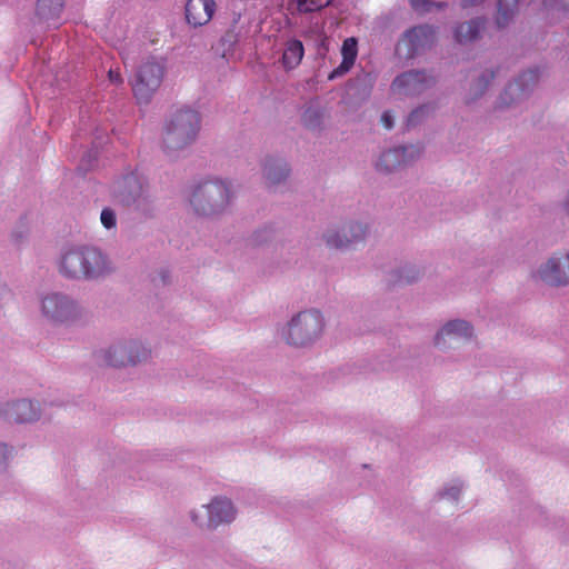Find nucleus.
Wrapping results in <instances>:
<instances>
[{"instance_id":"obj_8","label":"nucleus","mask_w":569,"mask_h":569,"mask_svg":"<svg viewBox=\"0 0 569 569\" xmlns=\"http://www.w3.org/2000/svg\"><path fill=\"white\" fill-rule=\"evenodd\" d=\"M72 300L60 293H50L42 299V312L54 321H67L76 316Z\"/></svg>"},{"instance_id":"obj_14","label":"nucleus","mask_w":569,"mask_h":569,"mask_svg":"<svg viewBox=\"0 0 569 569\" xmlns=\"http://www.w3.org/2000/svg\"><path fill=\"white\" fill-rule=\"evenodd\" d=\"M207 510L209 528H216L223 522H231L236 517V510L228 499L216 498L207 506Z\"/></svg>"},{"instance_id":"obj_18","label":"nucleus","mask_w":569,"mask_h":569,"mask_svg":"<svg viewBox=\"0 0 569 569\" xmlns=\"http://www.w3.org/2000/svg\"><path fill=\"white\" fill-rule=\"evenodd\" d=\"M358 54V41L356 38H347L341 47V63L331 71L329 79H336L347 73L355 64Z\"/></svg>"},{"instance_id":"obj_28","label":"nucleus","mask_w":569,"mask_h":569,"mask_svg":"<svg viewBox=\"0 0 569 569\" xmlns=\"http://www.w3.org/2000/svg\"><path fill=\"white\" fill-rule=\"evenodd\" d=\"M101 223L107 229H111L116 226V214L110 208H104L100 216Z\"/></svg>"},{"instance_id":"obj_30","label":"nucleus","mask_w":569,"mask_h":569,"mask_svg":"<svg viewBox=\"0 0 569 569\" xmlns=\"http://www.w3.org/2000/svg\"><path fill=\"white\" fill-rule=\"evenodd\" d=\"M380 121L386 129H388V130L392 129L393 118L389 111H385L382 113Z\"/></svg>"},{"instance_id":"obj_17","label":"nucleus","mask_w":569,"mask_h":569,"mask_svg":"<svg viewBox=\"0 0 569 569\" xmlns=\"http://www.w3.org/2000/svg\"><path fill=\"white\" fill-rule=\"evenodd\" d=\"M143 193V184L136 174L124 177L118 187V200L130 206L134 203Z\"/></svg>"},{"instance_id":"obj_26","label":"nucleus","mask_w":569,"mask_h":569,"mask_svg":"<svg viewBox=\"0 0 569 569\" xmlns=\"http://www.w3.org/2000/svg\"><path fill=\"white\" fill-rule=\"evenodd\" d=\"M299 13H311L328 7L333 0H295Z\"/></svg>"},{"instance_id":"obj_1","label":"nucleus","mask_w":569,"mask_h":569,"mask_svg":"<svg viewBox=\"0 0 569 569\" xmlns=\"http://www.w3.org/2000/svg\"><path fill=\"white\" fill-rule=\"evenodd\" d=\"M111 270L108 259L92 248H73L61 258L60 272L72 279L98 278Z\"/></svg>"},{"instance_id":"obj_35","label":"nucleus","mask_w":569,"mask_h":569,"mask_svg":"<svg viewBox=\"0 0 569 569\" xmlns=\"http://www.w3.org/2000/svg\"><path fill=\"white\" fill-rule=\"evenodd\" d=\"M459 493H460V488L452 487L450 489H447L443 495L450 497L452 500H457Z\"/></svg>"},{"instance_id":"obj_27","label":"nucleus","mask_w":569,"mask_h":569,"mask_svg":"<svg viewBox=\"0 0 569 569\" xmlns=\"http://www.w3.org/2000/svg\"><path fill=\"white\" fill-rule=\"evenodd\" d=\"M411 8L418 13L430 12L435 7L440 8V3L433 2V0H410Z\"/></svg>"},{"instance_id":"obj_20","label":"nucleus","mask_w":569,"mask_h":569,"mask_svg":"<svg viewBox=\"0 0 569 569\" xmlns=\"http://www.w3.org/2000/svg\"><path fill=\"white\" fill-rule=\"evenodd\" d=\"M263 174L267 183L273 186L288 177L289 168L281 159H268L263 164Z\"/></svg>"},{"instance_id":"obj_16","label":"nucleus","mask_w":569,"mask_h":569,"mask_svg":"<svg viewBox=\"0 0 569 569\" xmlns=\"http://www.w3.org/2000/svg\"><path fill=\"white\" fill-rule=\"evenodd\" d=\"M539 79V72L537 69H530L523 72L515 83H510L501 96V104L509 106L512 101L513 94L518 97L525 94L527 89L535 84Z\"/></svg>"},{"instance_id":"obj_12","label":"nucleus","mask_w":569,"mask_h":569,"mask_svg":"<svg viewBox=\"0 0 569 569\" xmlns=\"http://www.w3.org/2000/svg\"><path fill=\"white\" fill-rule=\"evenodd\" d=\"M435 28L425 24L413 27L408 30L402 38V43L407 47L408 56L413 57L421 49L431 46L435 42Z\"/></svg>"},{"instance_id":"obj_3","label":"nucleus","mask_w":569,"mask_h":569,"mask_svg":"<svg viewBox=\"0 0 569 569\" xmlns=\"http://www.w3.org/2000/svg\"><path fill=\"white\" fill-rule=\"evenodd\" d=\"M229 200L230 190L226 183L206 181L194 189L190 202L197 213L210 216L222 211Z\"/></svg>"},{"instance_id":"obj_25","label":"nucleus","mask_w":569,"mask_h":569,"mask_svg":"<svg viewBox=\"0 0 569 569\" xmlns=\"http://www.w3.org/2000/svg\"><path fill=\"white\" fill-rule=\"evenodd\" d=\"M519 0H499L498 1V16L497 24L505 27L513 16V12L518 6Z\"/></svg>"},{"instance_id":"obj_23","label":"nucleus","mask_w":569,"mask_h":569,"mask_svg":"<svg viewBox=\"0 0 569 569\" xmlns=\"http://www.w3.org/2000/svg\"><path fill=\"white\" fill-rule=\"evenodd\" d=\"M483 26L485 20L482 19H473L461 23L455 30V38L459 43L472 41L477 39Z\"/></svg>"},{"instance_id":"obj_36","label":"nucleus","mask_w":569,"mask_h":569,"mask_svg":"<svg viewBox=\"0 0 569 569\" xmlns=\"http://www.w3.org/2000/svg\"><path fill=\"white\" fill-rule=\"evenodd\" d=\"M485 0H461V7L462 8H470L476 7L480 3H482Z\"/></svg>"},{"instance_id":"obj_24","label":"nucleus","mask_w":569,"mask_h":569,"mask_svg":"<svg viewBox=\"0 0 569 569\" xmlns=\"http://www.w3.org/2000/svg\"><path fill=\"white\" fill-rule=\"evenodd\" d=\"M240 14H236L232 18V23L230 28L224 32V34L220 39V43L222 47H224V51L231 50L240 38V28L238 26Z\"/></svg>"},{"instance_id":"obj_11","label":"nucleus","mask_w":569,"mask_h":569,"mask_svg":"<svg viewBox=\"0 0 569 569\" xmlns=\"http://www.w3.org/2000/svg\"><path fill=\"white\" fill-rule=\"evenodd\" d=\"M420 152V148L416 146L391 149L380 156L377 162V169L379 171L391 172L400 166L408 163L415 157H418Z\"/></svg>"},{"instance_id":"obj_38","label":"nucleus","mask_w":569,"mask_h":569,"mask_svg":"<svg viewBox=\"0 0 569 569\" xmlns=\"http://www.w3.org/2000/svg\"><path fill=\"white\" fill-rule=\"evenodd\" d=\"M552 1H553V0H546V2H549V3H551Z\"/></svg>"},{"instance_id":"obj_31","label":"nucleus","mask_w":569,"mask_h":569,"mask_svg":"<svg viewBox=\"0 0 569 569\" xmlns=\"http://www.w3.org/2000/svg\"><path fill=\"white\" fill-rule=\"evenodd\" d=\"M418 272L416 273H412L411 270L407 271V273L405 276L400 274L399 279L397 280V282H400V283H410L412 282L413 280H416L418 278Z\"/></svg>"},{"instance_id":"obj_29","label":"nucleus","mask_w":569,"mask_h":569,"mask_svg":"<svg viewBox=\"0 0 569 569\" xmlns=\"http://www.w3.org/2000/svg\"><path fill=\"white\" fill-rule=\"evenodd\" d=\"M429 110V107L427 106H423V107H420L416 110H413L409 117H408V120H407V124L408 126H416L418 122H419V119L422 114H425V112Z\"/></svg>"},{"instance_id":"obj_2","label":"nucleus","mask_w":569,"mask_h":569,"mask_svg":"<svg viewBox=\"0 0 569 569\" xmlns=\"http://www.w3.org/2000/svg\"><path fill=\"white\" fill-rule=\"evenodd\" d=\"M200 130V116L191 109H179L163 127V146L168 151L183 149L192 143Z\"/></svg>"},{"instance_id":"obj_22","label":"nucleus","mask_w":569,"mask_h":569,"mask_svg":"<svg viewBox=\"0 0 569 569\" xmlns=\"http://www.w3.org/2000/svg\"><path fill=\"white\" fill-rule=\"evenodd\" d=\"M305 49L300 40L292 39L286 43L282 54V66L286 70H292L298 67L303 58Z\"/></svg>"},{"instance_id":"obj_7","label":"nucleus","mask_w":569,"mask_h":569,"mask_svg":"<svg viewBox=\"0 0 569 569\" xmlns=\"http://www.w3.org/2000/svg\"><path fill=\"white\" fill-rule=\"evenodd\" d=\"M433 78L423 71L411 70L398 76L391 83V90L398 94H419L433 83Z\"/></svg>"},{"instance_id":"obj_33","label":"nucleus","mask_w":569,"mask_h":569,"mask_svg":"<svg viewBox=\"0 0 569 569\" xmlns=\"http://www.w3.org/2000/svg\"><path fill=\"white\" fill-rule=\"evenodd\" d=\"M108 78L113 83H121L122 82V77H121V73H120L119 70L110 69L109 72H108Z\"/></svg>"},{"instance_id":"obj_6","label":"nucleus","mask_w":569,"mask_h":569,"mask_svg":"<svg viewBox=\"0 0 569 569\" xmlns=\"http://www.w3.org/2000/svg\"><path fill=\"white\" fill-rule=\"evenodd\" d=\"M150 351L139 343L130 346H119L103 352V362L107 366L122 367L127 365H136L148 358Z\"/></svg>"},{"instance_id":"obj_5","label":"nucleus","mask_w":569,"mask_h":569,"mask_svg":"<svg viewBox=\"0 0 569 569\" xmlns=\"http://www.w3.org/2000/svg\"><path fill=\"white\" fill-rule=\"evenodd\" d=\"M323 329V319L319 311L300 312L288 325L284 339L292 346H305L317 339Z\"/></svg>"},{"instance_id":"obj_13","label":"nucleus","mask_w":569,"mask_h":569,"mask_svg":"<svg viewBox=\"0 0 569 569\" xmlns=\"http://www.w3.org/2000/svg\"><path fill=\"white\" fill-rule=\"evenodd\" d=\"M343 237L339 232L327 233L326 242L329 247L341 249L362 241L366 236V228L360 223H350L342 228Z\"/></svg>"},{"instance_id":"obj_37","label":"nucleus","mask_w":569,"mask_h":569,"mask_svg":"<svg viewBox=\"0 0 569 569\" xmlns=\"http://www.w3.org/2000/svg\"><path fill=\"white\" fill-rule=\"evenodd\" d=\"M566 210H567V212L569 214V200L566 202Z\"/></svg>"},{"instance_id":"obj_21","label":"nucleus","mask_w":569,"mask_h":569,"mask_svg":"<svg viewBox=\"0 0 569 569\" xmlns=\"http://www.w3.org/2000/svg\"><path fill=\"white\" fill-rule=\"evenodd\" d=\"M66 0H38L36 14L46 22L54 21L60 18L63 11Z\"/></svg>"},{"instance_id":"obj_19","label":"nucleus","mask_w":569,"mask_h":569,"mask_svg":"<svg viewBox=\"0 0 569 569\" xmlns=\"http://www.w3.org/2000/svg\"><path fill=\"white\" fill-rule=\"evenodd\" d=\"M473 328L463 320H452L445 325L441 331L436 336L435 343L440 347L441 341L448 336L450 339H468L472 336Z\"/></svg>"},{"instance_id":"obj_9","label":"nucleus","mask_w":569,"mask_h":569,"mask_svg":"<svg viewBox=\"0 0 569 569\" xmlns=\"http://www.w3.org/2000/svg\"><path fill=\"white\" fill-rule=\"evenodd\" d=\"M540 278L553 286L569 283V253L552 256L539 270Z\"/></svg>"},{"instance_id":"obj_4","label":"nucleus","mask_w":569,"mask_h":569,"mask_svg":"<svg viewBox=\"0 0 569 569\" xmlns=\"http://www.w3.org/2000/svg\"><path fill=\"white\" fill-rule=\"evenodd\" d=\"M164 76V63L153 57L148 58L137 69L132 91L139 103H147L159 89Z\"/></svg>"},{"instance_id":"obj_10","label":"nucleus","mask_w":569,"mask_h":569,"mask_svg":"<svg viewBox=\"0 0 569 569\" xmlns=\"http://www.w3.org/2000/svg\"><path fill=\"white\" fill-rule=\"evenodd\" d=\"M217 10L214 0H187L184 17L192 28L207 26Z\"/></svg>"},{"instance_id":"obj_32","label":"nucleus","mask_w":569,"mask_h":569,"mask_svg":"<svg viewBox=\"0 0 569 569\" xmlns=\"http://www.w3.org/2000/svg\"><path fill=\"white\" fill-rule=\"evenodd\" d=\"M493 77H495L493 72H490L488 77H485V76H483V77L479 80V82H478V84H477V88L479 89V92H480V93H482V91L488 87L489 81H490L491 79H493Z\"/></svg>"},{"instance_id":"obj_34","label":"nucleus","mask_w":569,"mask_h":569,"mask_svg":"<svg viewBox=\"0 0 569 569\" xmlns=\"http://www.w3.org/2000/svg\"><path fill=\"white\" fill-rule=\"evenodd\" d=\"M8 453V447L6 445H0V467L6 465Z\"/></svg>"},{"instance_id":"obj_15","label":"nucleus","mask_w":569,"mask_h":569,"mask_svg":"<svg viewBox=\"0 0 569 569\" xmlns=\"http://www.w3.org/2000/svg\"><path fill=\"white\" fill-rule=\"evenodd\" d=\"M4 415L10 422H31L39 417V406L30 400H20L9 405Z\"/></svg>"}]
</instances>
